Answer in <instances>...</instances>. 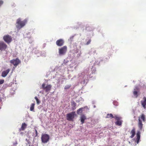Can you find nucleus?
Masks as SVG:
<instances>
[{"label":"nucleus","instance_id":"obj_21","mask_svg":"<svg viewBox=\"0 0 146 146\" xmlns=\"http://www.w3.org/2000/svg\"><path fill=\"white\" fill-rule=\"evenodd\" d=\"M83 108H80L77 110V112L78 114H79L80 113H82V111Z\"/></svg>","mask_w":146,"mask_h":146},{"label":"nucleus","instance_id":"obj_8","mask_svg":"<svg viewBox=\"0 0 146 146\" xmlns=\"http://www.w3.org/2000/svg\"><path fill=\"white\" fill-rule=\"evenodd\" d=\"M59 53L60 55L64 54L66 52L67 50V47L66 46H64L63 47L59 48Z\"/></svg>","mask_w":146,"mask_h":146},{"label":"nucleus","instance_id":"obj_15","mask_svg":"<svg viewBox=\"0 0 146 146\" xmlns=\"http://www.w3.org/2000/svg\"><path fill=\"white\" fill-rule=\"evenodd\" d=\"M10 71V69H8L6 70L3 71L2 73L1 76L3 77H6L9 73Z\"/></svg>","mask_w":146,"mask_h":146},{"label":"nucleus","instance_id":"obj_34","mask_svg":"<svg viewBox=\"0 0 146 146\" xmlns=\"http://www.w3.org/2000/svg\"><path fill=\"white\" fill-rule=\"evenodd\" d=\"M86 108V107H84V108Z\"/></svg>","mask_w":146,"mask_h":146},{"label":"nucleus","instance_id":"obj_10","mask_svg":"<svg viewBox=\"0 0 146 146\" xmlns=\"http://www.w3.org/2000/svg\"><path fill=\"white\" fill-rule=\"evenodd\" d=\"M45 84L44 83L42 84V88L45 90L46 92L49 91L51 89L52 86L50 84L47 85L46 87L45 86Z\"/></svg>","mask_w":146,"mask_h":146},{"label":"nucleus","instance_id":"obj_28","mask_svg":"<svg viewBox=\"0 0 146 146\" xmlns=\"http://www.w3.org/2000/svg\"><path fill=\"white\" fill-rule=\"evenodd\" d=\"M3 1L2 0H0V7L3 4Z\"/></svg>","mask_w":146,"mask_h":146},{"label":"nucleus","instance_id":"obj_13","mask_svg":"<svg viewBox=\"0 0 146 146\" xmlns=\"http://www.w3.org/2000/svg\"><path fill=\"white\" fill-rule=\"evenodd\" d=\"M141 104L143 107L144 108H146V97H144L143 100L141 101Z\"/></svg>","mask_w":146,"mask_h":146},{"label":"nucleus","instance_id":"obj_29","mask_svg":"<svg viewBox=\"0 0 146 146\" xmlns=\"http://www.w3.org/2000/svg\"><path fill=\"white\" fill-rule=\"evenodd\" d=\"M17 141H16L15 143H13V146H16L17 145Z\"/></svg>","mask_w":146,"mask_h":146},{"label":"nucleus","instance_id":"obj_23","mask_svg":"<svg viewBox=\"0 0 146 146\" xmlns=\"http://www.w3.org/2000/svg\"><path fill=\"white\" fill-rule=\"evenodd\" d=\"M71 86V85H67L64 88L65 90H67L69 89Z\"/></svg>","mask_w":146,"mask_h":146},{"label":"nucleus","instance_id":"obj_33","mask_svg":"<svg viewBox=\"0 0 146 146\" xmlns=\"http://www.w3.org/2000/svg\"><path fill=\"white\" fill-rule=\"evenodd\" d=\"M73 38H74V36H72L71 37V38H72V39H73Z\"/></svg>","mask_w":146,"mask_h":146},{"label":"nucleus","instance_id":"obj_30","mask_svg":"<svg viewBox=\"0 0 146 146\" xmlns=\"http://www.w3.org/2000/svg\"><path fill=\"white\" fill-rule=\"evenodd\" d=\"M35 133H36V136H37V135H38V132H37V131L36 129H35Z\"/></svg>","mask_w":146,"mask_h":146},{"label":"nucleus","instance_id":"obj_25","mask_svg":"<svg viewBox=\"0 0 146 146\" xmlns=\"http://www.w3.org/2000/svg\"><path fill=\"white\" fill-rule=\"evenodd\" d=\"M4 82V80H0V85L3 84Z\"/></svg>","mask_w":146,"mask_h":146},{"label":"nucleus","instance_id":"obj_24","mask_svg":"<svg viewBox=\"0 0 146 146\" xmlns=\"http://www.w3.org/2000/svg\"><path fill=\"white\" fill-rule=\"evenodd\" d=\"M133 94L135 96H136V97H137V91H135L133 92Z\"/></svg>","mask_w":146,"mask_h":146},{"label":"nucleus","instance_id":"obj_20","mask_svg":"<svg viewBox=\"0 0 146 146\" xmlns=\"http://www.w3.org/2000/svg\"><path fill=\"white\" fill-rule=\"evenodd\" d=\"M35 105V104L33 103L31 105V106L30 108V110L31 111H33L34 108V106Z\"/></svg>","mask_w":146,"mask_h":146},{"label":"nucleus","instance_id":"obj_4","mask_svg":"<svg viewBox=\"0 0 146 146\" xmlns=\"http://www.w3.org/2000/svg\"><path fill=\"white\" fill-rule=\"evenodd\" d=\"M50 139L48 135L45 133L42 134L41 135V139L42 142L44 143H46L49 141Z\"/></svg>","mask_w":146,"mask_h":146},{"label":"nucleus","instance_id":"obj_27","mask_svg":"<svg viewBox=\"0 0 146 146\" xmlns=\"http://www.w3.org/2000/svg\"><path fill=\"white\" fill-rule=\"evenodd\" d=\"M113 104L117 106L118 105V103H117L116 102L114 101L113 102Z\"/></svg>","mask_w":146,"mask_h":146},{"label":"nucleus","instance_id":"obj_1","mask_svg":"<svg viewBox=\"0 0 146 146\" xmlns=\"http://www.w3.org/2000/svg\"><path fill=\"white\" fill-rule=\"evenodd\" d=\"M27 21L25 19L23 21L21 20L20 19H18L16 22V26L17 30H20L27 23Z\"/></svg>","mask_w":146,"mask_h":146},{"label":"nucleus","instance_id":"obj_17","mask_svg":"<svg viewBox=\"0 0 146 146\" xmlns=\"http://www.w3.org/2000/svg\"><path fill=\"white\" fill-rule=\"evenodd\" d=\"M86 119V116L84 114H82L80 117V119L81 124H83L84 123L85 120Z\"/></svg>","mask_w":146,"mask_h":146},{"label":"nucleus","instance_id":"obj_14","mask_svg":"<svg viewBox=\"0 0 146 146\" xmlns=\"http://www.w3.org/2000/svg\"><path fill=\"white\" fill-rule=\"evenodd\" d=\"M27 126V125L25 123H23L19 129V131L20 132L21 131H24L26 128Z\"/></svg>","mask_w":146,"mask_h":146},{"label":"nucleus","instance_id":"obj_18","mask_svg":"<svg viewBox=\"0 0 146 146\" xmlns=\"http://www.w3.org/2000/svg\"><path fill=\"white\" fill-rule=\"evenodd\" d=\"M72 109V110H74L76 108V104L74 101L71 102Z\"/></svg>","mask_w":146,"mask_h":146},{"label":"nucleus","instance_id":"obj_7","mask_svg":"<svg viewBox=\"0 0 146 146\" xmlns=\"http://www.w3.org/2000/svg\"><path fill=\"white\" fill-rule=\"evenodd\" d=\"M7 45L4 42L0 41V50H5L7 49Z\"/></svg>","mask_w":146,"mask_h":146},{"label":"nucleus","instance_id":"obj_32","mask_svg":"<svg viewBox=\"0 0 146 146\" xmlns=\"http://www.w3.org/2000/svg\"><path fill=\"white\" fill-rule=\"evenodd\" d=\"M21 134H22V135L23 134V132L21 133Z\"/></svg>","mask_w":146,"mask_h":146},{"label":"nucleus","instance_id":"obj_26","mask_svg":"<svg viewBox=\"0 0 146 146\" xmlns=\"http://www.w3.org/2000/svg\"><path fill=\"white\" fill-rule=\"evenodd\" d=\"M91 40L90 39L86 43V45H88L90 43Z\"/></svg>","mask_w":146,"mask_h":146},{"label":"nucleus","instance_id":"obj_16","mask_svg":"<svg viewBox=\"0 0 146 146\" xmlns=\"http://www.w3.org/2000/svg\"><path fill=\"white\" fill-rule=\"evenodd\" d=\"M130 133L131 135L130 136V137L131 138H133L135 134V127H133Z\"/></svg>","mask_w":146,"mask_h":146},{"label":"nucleus","instance_id":"obj_3","mask_svg":"<svg viewBox=\"0 0 146 146\" xmlns=\"http://www.w3.org/2000/svg\"><path fill=\"white\" fill-rule=\"evenodd\" d=\"M76 115L75 112L72 111L66 115V119L68 121H73L75 116Z\"/></svg>","mask_w":146,"mask_h":146},{"label":"nucleus","instance_id":"obj_35","mask_svg":"<svg viewBox=\"0 0 146 146\" xmlns=\"http://www.w3.org/2000/svg\"><path fill=\"white\" fill-rule=\"evenodd\" d=\"M29 146H30V145H29Z\"/></svg>","mask_w":146,"mask_h":146},{"label":"nucleus","instance_id":"obj_22","mask_svg":"<svg viewBox=\"0 0 146 146\" xmlns=\"http://www.w3.org/2000/svg\"><path fill=\"white\" fill-rule=\"evenodd\" d=\"M35 98L37 104H39L40 102V101L39 100L37 97L36 96L35 97Z\"/></svg>","mask_w":146,"mask_h":146},{"label":"nucleus","instance_id":"obj_2","mask_svg":"<svg viewBox=\"0 0 146 146\" xmlns=\"http://www.w3.org/2000/svg\"><path fill=\"white\" fill-rule=\"evenodd\" d=\"M141 119L143 122L145 121V116L143 114H141L138 117V126L140 130H142L143 128V124L141 121Z\"/></svg>","mask_w":146,"mask_h":146},{"label":"nucleus","instance_id":"obj_9","mask_svg":"<svg viewBox=\"0 0 146 146\" xmlns=\"http://www.w3.org/2000/svg\"><path fill=\"white\" fill-rule=\"evenodd\" d=\"M10 62L15 66H16L20 63V61L18 58H16L15 59L11 60Z\"/></svg>","mask_w":146,"mask_h":146},{"label":"nucleus","instance_id":"obj_5","mask_svg":"<svg viewBox=\"0 0 146 146\" xmlns=\"http://www.w3.org/2000/svg\"><path fill=\"white\" fill-rule=\"evenodd\" d=\"M4 40L8 44H9L12 40L11 36L8 35L4 36L3 38Z\"/></svg>","mask_w":146,"mask_h":146},{"label":"nucleus","instance_id":"obj_31","mask_svg":"<svg viewBox=\"0 0 146 146\" xmlns=\"http://www.w3.org/2000/svg\"><path fill=\"white\" fill-rule=\"evenodd\" d=\"M138 89L137 87H136L134 89V90H138Z\"/></svg>","mask_w":146,"mask_h":146},{"label":"nucleus","instance_id":"obj_6","mask_svg":"<svg viewBox=\"0 0 146 146\" xmlns=\"http://www.w3.org/2000/svg\"><path fill=\"white\" fill-rule=\"evenodd\" d=\"M115 118L116 121L115 122L116 125L118 126H121L122 125V121L121 120V117H118L117 115H115Z\"/></svg>","mask_w":146,"mask_h":146},{"label":"nucleus","instance_id":"obj_19","mask_svg":"<svg viewBox=\"0 0 146 146\" xmlns=\"http://www.w3.org/2000/svg\"><path fill=\"white\" fill-rule=\"evenodd\" d=\"M106 118H110L112 119L113 118H115V116H113V115L111 113L108 114L106 116Z\"/></svg>","mask_w":146,"mask_h":146},{"label":"nucleus","instance_id":"obj_12","mask_svg":"<svg viewBox=\"0 0 146 146\" xmlns=\"http://www.w3.org/2000/svg\"><path fill=\"white\" fill-rule=\"evenodd\" d=\"M140 132L139 131H137L136 134L137 138L135 140V142L137 144H138L140 138Z\"/></svg>","mask_w":146,"mask_h":146},{"label":"nucleus","instance_id":"obj_11","mask_svg":"<svg viewBox=\"0 0 146 146\" xmlns=\"http://www.w3.org/2000/svg\"><path fill=\"white\" fill-rule=\"evenodd\" d=\"M64 43V41L62 39H59L57 40L56 42V44L58 46H62Z\"/></svg>","mask_w":146,"mask_h":146}]
</instances>
